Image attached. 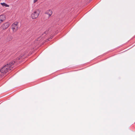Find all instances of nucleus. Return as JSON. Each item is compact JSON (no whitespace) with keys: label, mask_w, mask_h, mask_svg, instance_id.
Returning a JSON list of instances; mask_svg holds the SVG:
<instances>
[{"label":"nucleus","mask_w":135,"mask_h":135,"mask_svg":"<svg viewBox=\"0 0 135 135\" xmlns=\"http://www.w3.org/2000/svg\"><path fill=\"white\" fill-rule=\"evenodd\" d=\"M51 38H49L48 39V40L49 41H50V40L51 39Z\"/></svg>","instance_id":"nucleus-10"},{"label":"nucleus","mask_w":135,"mask_h":135,"mask_svg":"<svg viewBox=\"0 0 135 135\" xmlns=\"http://www.w3.org/2000/svg\"><path fill=\"white\" fill-rule=\"evenodd\" d=\"M10 24L8 22H6L3 24L1 28L3 30H4L7 28L10 25Z\"/></svg>","instance_id":"nucleus-4"},{"label":"nucleus","mask_w":135,"mask_h":135,"mask_svg":"<svg viewBox=\"0 0 135 135\" xmlns=\"http://www.w3.org/2000/svg\"><path fill=\"white\" fill-rule=\"evenodd\" d=\"M20 59V58H18V59L19 60Z\"/></svg>","instance_id":"nucleus-12"},{"label":"nucleus","mask_w":135,"mask_h":135,"mask_svg":"<svg viewBox=\"0 0 135 135\" xmlns=\"http://www.w3.org/2000/svg\"><path fill=\"white\" fill-rule=\"evenodd\" d=\"M18 22H15L12 24L11 28L13 31L16 32L18 29Z\"/></svg>","instance_id":"nucleus-3"},{"label":"nucleus","mask_w":135,"mask_h":135,"mask_svg":"<svg viewBox=\"0 0 135 135\" xmlns=\"http://www.w3.org/2000/svg\"><path fill=\"white\" fill-rule=\"evenodd\" d=\"M6 18L5 15H0V23L4 21Z\"/></svg>","instance_id":"nucleus-5"},{"label":"nucleus","mask_w":135,"mask_h":135,"mask_svg":"<svg viewBox=\"0 0 135 135\" xmlns=\"http://www.w3.org/2000/svg\"><path fill=\"white\" fill-rule=\"evenodd\" d=\"M46 32H45L44 33L45 34H46Z\"/></svg>","instance_id":"nucleus-11"},{"label":"nucleus","mask_w":135,"mask_h":135,"mask_svg":"<svg viewBox=\"0 0 135 135\" xmlns=\"http://www.w3.org/2000/svg\"><path fill=\"white\" fill-rule=\"evenodd\" d=\"M33 0V2L34 3H36V2L38 1V0Z\"/></svg>","instance_id":"nucleus-9"},{"label":"nucleus","mask_w":135,"mask_h":135,"mask_svg":"<svg viewBox=\"0 0 135 135\" xmlns=\"http://www.w3.org/2000/svg\"><path fill=\"white\" fill-rule=\"evenodd\" d=\"M45 13L48 15L49 17H50L52 14V12L51 10H49L46 12Z\"/></svg>","instance_id":"nucleus-6"},{"label":"nucleus","mask_w":135,"mask_h":135,"mask_svg":"<svg viewBox=\"0 0 135 135\" xmlns=\"http://www.w3.org/2000/svg\"><path fill=\"white\" fill-rule=\"evenodd\" d=\"M15 61H11L8 63L6 65L4 66L0 70V78H2L6 74L8 70H11L12 66L15 63Z\"/></svg>","instance_id":"nucleus-1"},{"label":"nucleus","mask_w":135,"mask_h":135,"mask_svg":"<svg viewBox=\"0 0 135 135\" xmlns=\"http://www.w3.org/2000/svg\"><path fill=\"white\" fill-rule=\"evenodd\" d=\"M1 4L3 7H9V5L7 4L6 3L4 2L1 3Z\"/></svg>","instance_id":"nucleus-7"},{"label":"nucleus","mask_w":135,"mask_h":135,"mask_svg":"<svg viewBox=\"0 0 135 135\" xmlns=\"http://www.w3.org/2000/svg\"><path fill=\"white\" fill-rule=\"evenodd\" d=\"M40 11L39 9H37L31 15V17L33 19H35L37 18L40 12Z\"/></svg>","instance_id":"nucleus-2"},{"label":"nucleus","mask_w":135,"mask_h":135,"mask_svg":"<svg viewBox=\"0 0 135 135\" xmlns=\"http://www.w3.org/2000/svg\"><path fill=\"white\" fill-rule=\"evenodd\" d=\"M12 38V36H9L8 38V40L10 41L11 40Z\"/></svg>","instance_id":"nucleus-8"}]
</instances>
